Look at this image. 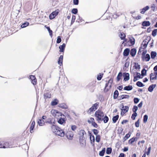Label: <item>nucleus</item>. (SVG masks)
<instances>
[{"mask_svg":"<svg viewBox=\"0 0 157 157\" xmlns=\"http://www.w3.org/2000/svg\"><path fill=\"white\" fill-rule=\"evenodd\" d=\"M52 131L54 133L61 137H63L65 135L64 132L61 129L59 128L56 126V125H52L51 127Z\"/></svg>","mask_w":157,"mask_h":157,"instance_id":"1","label":"nucleus"},{"mask_svg":"<svg viewBox=\"0 0 157 157\" xmlns=\"http://www.w3.org/2000/svg\"><path fill=\"white\" fill-rule=\"evenodd\" d=\"M95 115L97 117V120L98 121H102V117L104 115L103 112L99 110H98L95 112Z\"/></svg>","mask_w":157,"mask_h":157,"instance_id":"2","label":"nucleus"},{"mask_svg":"<svg viewBox=\"0 0 157 157\" xmlns=\"http://www.w3.org/2000/svg\"><path fill=\"white\" fill-rule=\"evenodd\" d=\"M12 146L10 143L8 142H0V148H8L12 147Z\"/></svg>","mask_w":157,"mask_h":157,"instance_id":"3","label":"nucleus"},{"mask_svg":"<svg viewBox=\"0 0 157 157\" xmlns=\"http://www.w3.org/2000/svg\"><path fill=\"white\" fill-rule=\"evenodd\" d=\"M113 79L112 78H110L108 82L106 83L104 90L105 91L107 92L108 91V88H106L108 86L109 84H110L109 88H111L112 83L113 82Z\"/></svg>","mask_w":157,"mask_h":157,"instance_id":"4","label":"nucleus"},{"mask_svg":"<svg viewBox=\"0 0 157 157\" xmlns=\"http://www.w3.org/2000/svg\"><path fill=\"white\" fill-rule=\"evenodd\" d=\"M65 135L68 139L71 140L73 138V133L72 132L69 131L67 132Z\"/></svg>","mask_w":157,"mask_h":157,"instance_id":"5","label":"nucleus"},{"mask_svg":"<svg viewBox=\"0 0 157 157\" xmlns=\"http://www.w3.org/2000/svg\"><path fill=\"white\" fill-rule=\"evenodd\" d=\"M86 133L84 130H80L79 133V138H85V136L86 135Z\"/></svg>","mask_w":157,"mask_h":157,"instance_id":"6","label":"nucleus"},{"mask_svg":"<svg viewBox=\"0 0 157 157\" xmlns=\"http://www.w3.org/2000/svg\"><path fill=\"white\" fill-rule=\"evenodd\" d=\"M58 12L57 11H55L52 12L49 16V18L50 19H52L54 18L58 14Z\"/></svg>","mask_w":157,"mask_h":157,"instance_id":"7","label":"nucleus"},{"mask_svg":"<svg viewBox=\"0 0 157 157\" xmlns=\"http://www.w3.org/2000/svg\"><path fill=\"white\" fill-rule=\"evenodd\" d=\"M30 78L31 80V82L33 85H35L36 84V77L34 76L33 75H30Z\"/></svg>","mask_w":157,"mask_h":157,"instance_id":"8","label":"nucleus"},{"mask_svg":"<svg viewBox=\"0 0 157 157\" xmlns=\"http://www.w3.org/2000/svg\"><path fill=\"white\" fill-rule=\"evenodd\" d=\"M129 109V107L127 106H125L124 109H122L121 113V114L123 115L125 113L127 112Z\"/></svg>","mask_w":157,"mask_h":157,"instance_id":"9","label":"nucleus"},{"mask_svg":"<svg viewBox=\"0 0 157 157\" xmlns=\"http://www.w3.org/2000/svg\"><path fill=\"white\" fill-rule=\"evenodd\" d=\"M44 99L50 98L51 97V94L47 90L44 94Z\"/></svg>","mask_w":157,"mask_h":157,"instance_id":"10","label":"nucleus"},{"mask_svg":"<svg viewBox=\"0 0 157 157\" xmlns=\"http://www.w3.org/2000/svg\"><path fill=\"white\" fill-rule=\"evenodd\" d=\"M149 7L148 6H146L142 9L140 10V13L142 14H144L146 11L149 9Z\"/></svg>","mask_w":157,"mask_h":157,"instance_id":"11","label":"nucleus"},{"mask_svg":"<svg viewBox=\"0 0 157 157\" xmlns=\"http://www.w3.org/2000/svg\"><path fill=\"white\" fill-rule=\"evenodd\" d=\"M79 142L82 147L85 146L86 144V140L85 138H79Z\"/></svg>","mask_w":157,"mask_h":157,"instance_id":"12","label":"nucleus"},{"mask_svg":"<svg viewBox=\"0 0 157 157\" xmlns=\"http://www.w3.org/2000/svg\"><path fill=\"white\" fill-rule=\"evenodd\" d=\"M52 125H54V124H55V120L53 119H48L46 122Z\"/></svg>","mask_w":157,"mask_h":157,"instance_id":"13","label":"nucleus"},{"mask_svg":"<svg viewBox=\"0 0 157 157\" xmlns=\"http://www.w3.org/2000/svg\"><path fill=\"white\" fill-rule=\"evenodd\" d=\"M123 76L124 79L125 81L129 80V74L128 73H124Z\"/></svg>","mask_w":157,"mask_h":157,"instance_id":"14","label":"nucleus"},{"mask_svg":"<svg viewBox=\"0 0 157 157\" xmlns=\"http://www.w3.org/2000/svg\"><path fill=\"white\" fill-rule=\"evenodd\" d=\"M136 50L135 48H132L131 49L130 52V54L132 56H134L136 54Z\"/></svg>","mask_w":157,"mask_h":157,"instance_id":"15","label":"nucleus"},{"mask_svg":"<svg viewBox=\"0 0 157 157\" xmlns=\"http://www.w3.org/2000/svg\"><path fill=\"white\" fill-rule=\"evenodd\" d=\"M58 123L61 124L65 123V121L64 118H60L58 121Z\"/></svg>","mask_w":157,"mask_h":157,"instance_id":"16","label":"nucleus"},{"mask_svg":"<svg viewBox=\"0 0 157 157\" xmlns=\"http://www.w3.org/2000/svg\"><path fill=\"white\" fill-rule=\"evenodd\" d=\"M156 86V84H152L148 88V90L150 92H152L153 90V89Z\"/></svg>","mask_w":157,"mask_h":157,"instance_id":"17","label":"nucleus"},{"mask_svg":"<svg viewBox=\"0 0 157 157\" xmlns=\"http://www.w3.org/2000/svg\"><path fill=\"white\" fill-rule=\"evenodd\" d=\"M150 22L148 21H144L142 23V25L143 26H148L150 25Z\"/></svg>","mask_w":157,"mask_h":157,"instance_id":"18","label":"nucleus"},{"mask_svg":"<svg viewBox=\"0 0 157 157\" xmlns=\"http://www.w3.org/2000/svg\"><path fill=\"white\" fill-rule=\"evenodd\" d=\"M130 52V50L128 48L125 49L123 52V55L124 56H127L129 54Z\"/></svg>","mask_w":157,"mask_h":157,"instance_id":"19","label":"nucleus"},{"mask_svg":"<svg viewBox=\"0 0 157 157\" xmlns=\"http://www.w3.org/2000/svg\"><path fill=\"white\" fill-rule=\"evenodd\" d=\"M63 56L62 55H61L59 58V60L58 61V63L60 65V66H61L63 64Z\"/></svg>","mask_w":157,"mask_h":157,"instance_id":"20","label":"nucleus"},{"mask_svg":"<svg viewBox=\"0 0 157 157\" xmlns=\"http://www.w3.org/2000/svg\"><path fill=\"white\" fill-rule=\"evenodd\" d=\"M65 44L64 43L62 44V45H60L59 47V48L60 49V52H63L65 48Z\"/></svg>","mask_w":157,"mask_h":157,"instance_id":"21","label":"nucleus"},{"mask_svg":"<svg viewBox=\"0 0 157 157\" xmlns=\"http://www.w3.org/2000/svg\"><path fill=\"white\" fill-rule=\"evenodd\" d=\"M37 122L40 126H43L45 124V122L43 119H39Z\"/></svg>","mask_w":157,"mask_h":157,"instance_id":"22","label":"nucleus"},{"mask_svg":"<svg viewBox=\"0 0 157 157\" xmlns=\"http://www.w3.org/2000/svg\"><path fill=\"white\" fill-rule=\"evenodd\" d=\"M150 78L151 81V80H155L157 79V77L155 76H154V74L152 73L150 75Z\"/></svg>","mask_w":157,"mask_h":157,"instance_id":"23","label":"nucleus"},{"mask_svg":"<svg viewBox=\"0 0 157 157\" xmlns=\"http://www.w3.org/2000/svg\"><path fill=\"white\" fill-rule=\"evenodd\" d=\"M157 55L156 52L152 51L151 53V59H154L155 58Z\"/></svg>","mask_w":157,"mask_h":157,"instance_id":"24","label":"nucleus"},{"mask_svg":"<svg viewBox=\"0 0 157 157\" xmlns=\"http://www.w3.org/2000/svg\"><path fill=\"white\" fill-rule=\"evenodd\" d=\"M132 86H126L124 87V90H130L132 89Z\"/></svg>","mask_w":157,"mask_h":157,"instance_id":"25","label":"nucleus"},{"mask_svg":"<svg viewBox=\"0 0 157 157\" xmlns=\"http://www.w3.org/2000/svg\"><path fill=\"white\" fill-rule=\"evenodd\" d=\"M119 94L117 90H116L114 93L113 94V98L114 99H116L118 97Z\"/></svg>","mask_w":157,"mask_h":157,"instance_id":"26","label":"nucleus"},{"mask_svg":"<svg viewBox=\"0 0 157 157\" xmlns=\"http://www.w3.org/2000/svg\"><path fill=\"white\" fill-rule=\"evenodd\" d=\"M144 59H145V61H146V62H148L149 61V60L150 59V55L148 54H146V55L144 56Z\"/></svg>","mask_w":157,"mask_h":157,"instance_id":"27","label":"nucleus"},{"mask_svg":"<svg viewBox=\"0 0 157 157\" xmlns=\"http://www.w3.org/2000/svg\"><path fill=\"white\" fill-rule=\"evenodd\" d=\"M119 118V115H117L115 116H114L113 117L112 120H113V123H115L117 120Z\"/></svg>","mask_w":157,"mask_h":157,"instance_id":"28","label":"nucleus"},{"mask_svg":"<svg viewBox=\"0 0 157 157\" xmlns=\"http://www.w3.org/2000/svg\"><path fill=\"white\" fill-rule=\"evenodd\" d=\"M35 125V122L34 121H33L32 122L31 126L30 128V132L31 133H32V131L33 130L34 128V127Z\"/></svg>","mask_w":157,"mask_h":157,"instance_id":"29","label":"nucleus"},{"mask_svg":"<svg viewBox=\"0 0 157 157\" xmlns=\"http://www.w3.org/2000/svg\"><path fill=\"white\" fill-rule=\"evenodd\" d=\"M105 152V148H103L102 150L100 151L99 155L101 156H103Z\"/></svg>","mask_w":157,"mask_h":157,"instance_id":"30","label":"nucleus"},{"mask_svg":"<svg viewBox=\"0 0 157 157\" xmlns=\"http://www.w3.org/2000/svg\"><path fill=\"white\" fill-rule=\"evenodd\" d=\"M57 110L55 109H52L51 111V112L52 115L54 116H56V113L57 112Z\"/></svg>","mask_w":157,"mask_h":157,"instance_id":"31","label":"nucleus"},{"mask_svg":"<svg viewBox=\"0 0 157 157\" xmlns=\"http://www.w3.org/2000/svg\"><path fill=\"white\" fill-rule=\"evenodd\" d=\"M102 120L103 121L104 123H106L108 122L109 120V118L107 116H105L104 118L102 119Z\"/></svg>","mask_w":157,"mask_h":157,"instance_id":"32","label":"nucleus"},{"mask_svg":"<svg viewBox=\"0 0 157 157\" xmlns=\"http://www.w3.org/2000/svg\"><path fill=\"white\" fill-rule=\"evenodd\" d=\"M99 104V103L98 102H97L94 104L92 106V107H93L94 111L97 109V107L98 106Z\"/></svg>","mask_w":157,"mask_h":157,"instance_id":"33","label":"nucleus"},{"mask_svg":"<svg viewBox=\"0 0 157 157\" xmlns=\"http://www.w3.org/2000/svg\"><path fill=\"white\" fill-rule=\"evenodd\" d=\"M112 149L111 147H108L106 150V153L107 154H110L112 152Z\"/></svg>","mask_w":157,"mask_h":157,"instance_id":"34","label":"nucleus"},{"mask_svg":"<svg viewBox=\"0 0 157 157\" xmlns=\"http://www.w3.org/2000/svg\"><path fill=\"white\" fill-rule=\"evenodd\" d=\"M121 76H122V73L121 72H120L118 73V74L117 76V81H119L120 80Z\"/></svg>","mask_w":157,"mask_h":157,"instance_id":"35","label":"nucleus"},{"mask_svg":"<svg viewBox=\"0 0 157 157\" xmlns=\"http://www.w3.org/2000/svg\"><path fill=\"white\" fill-rule=\"evenodd\" d=\"M136 85L139 87H143L144 85L140 82L138 81L136 82Z\"/></svg>","mask_w":157,"mask_h":157,"instance_id":"36","label":"nucleus"},{"mask_svg":"<svg viewBox=\"0 0 157 157\" xmlns=\"http://www.w3.org/2000/svg\"><path fill=\"white\" fill-rule=\"evenodd\" d=\"M157 33V29H154L152 32V35L154 36H155Z\"/></svg>","mask_w":157,"mask_h":157,"instance_id":"37","label":"nucleus"},{"mask_svg":"<svg viewBox=\"0 0 157 157\" xmlns=\"http://www.w3.org/2000/svg\"><path fill=\"white\" fill-rule=\"evenodd\" d=\"M29 22H25L21 25V28H25V27H26V26H28V25H29Z\"/></svg>","mask_w":157,"mask_h":157,"instance_id":"38","label":"nucleus"},{"mask_svg":"<svg viewBox=\"0 0 157 157\" xmlns=\"http://www.w3.org/2000/svg\"><path fill=\"white\" fill-rule=\"evenodd\" d=\"M59 106L63 109H66L67 108V105L64 103L60 104L59 105Z\"/></svg>","mask_w":157,"mask_h":157,"instance_id":"39","label":"nucleus"},{"mask_svg":"<svg viewBox=\"0 0 157 157\" xmlns=\"http://www.w3.org/2000/svg\"><path fill=\"white\" fill-rule=\"evenodd\" d=\"M148 116L147 115H145L144 116L143 122L144 123L146 122L148 119Z\"/></svg>","mask_w":157,"mask_h":157,"instance_id":"40","label":"nucleus"},{"mask_svg":"<svg viewBox=\"0 0 157 157\" xmlns=\"http://www.w3.org/2000/svg\"><path fill=\"white\" fill-rule=\"evenodd\" d=\"M120 38L121 40L124 39L125 37V35L123 33H120Z\"/></svg>","mask_w":157,"mask_h":157,"instance_id":"41","label":"nucleus"},{"mask_svg":"<svg viewBox=\"0 0 157 157\" xmlns=\"http://www.w3.org/2000/svg\"><path fill=\"white\" fill-rule=\"evenodd\" d=\"M58 104V101L57 99H55L54 101H53L52 103L51 104L52 105H55Z\"/></svg>","mask_w":157,"mask_h":157,"instance_id":"42","label":"nucleus"},{"mask_svg":"<svg viewBox=\"0 0 157 157\" xmlns=\"http://www.w3.org/2000/svg\"><path fill=\"white\" fill-rule=\"evenodd\" d=\"M103 74H102L100 73L98 75L97 79L98 80H100L101 79L102 77Z\"/></svg>","mask_w":157,"mask_h":157,"instance_id":"43","label":"nucleus"},{"mask_svg":"<svg viewBox=\"0 0 157 157\" xmlns=\"http://www.w3.org/2000/svg\"><path fill=\"white\" fill-rule=\"evenodd\" d=\"M137 115V114L136 113H133L131 116L132 119L133 120H134L135 119Z\"/></svg>","mask_w":157,"mask_h":157,"instance_id":"44","label":"nucleus"},{"mask_svg":"<svg viewBox=\"0 0 157 157\" xmlns=\"http://www.w3.org/2000/svg\"><path fill=\"white\" fill-rule=\"evenodd\" d=\"M130 136V134L128 133L125 136L124 138V141L128 139Z\"/></svg>","mask_w":157,"mask_h":157,"instance_id":"45","label":"nucleus"},{"mask_svg":"<svg viewBox=\"0 0 157 157\" xmlns=\"http://www.w3.org/2000/svg\"><path fill=\"white\" fill-rule=\"evenodd\" d=\"M136 138H132L129 140V143L130 144H132L135 140Z\"/></svg>","mask_w":157,"mask_h":157,"instance_id":"46","label":"nucleus"},{"mask_svg":"<svg viewBox=\"0 0 157 157\" xmlns=\"http://www.w3.org/2000/svg\"><path fill=\"white\" fill-rule=\"evenodd\" d=\"M137 109L138 107L136 105H134L132 108V111L134 113H136V111H137Z\"/></svg>","mask_w":157,"mask_h":157,"instance_id":"47","label":"nucleus"},{"mask_svg":"<svg viewBox=\"0 0 157 157\" xmlns=\"http://www.w3.org/2000/svg\"><path fill=\"white\" fill-rule=\"evenodd\" d=\"M147 71L144 69H143L141 71V75L142 76H144L146 74Z\"/></svg>","mask_w":157,"mask_h":157,"instance_id":"48","label":"nucleus"},{"mask_svg":"<svg viewBox=\"0 0 157 157\" xmlns=\"http://www.w3.org/2000/svg\"><path fill=\"white\" fill-rule=\"evenodd\" d=\"M72 13L74 14H76L78 12V10L77 9H73L72 10Z\"/></svg>","mask_w":157,"mask_h":157,"instance_id":"49","label":"nucleus"},{"mask_svg":"<svg viewBox=\"0 0 157 157\" xmlns=\"http://www.w3.org/2000/svg\"><path fill=\"white\" fill-rule=\"evenodd\" d=\"M61 41V39L60 36H58L57 37L56 42L57 44L59 43Z\"/></svg>","mask_w":157,"mask_h":157,"instance_id":"50","label":"nucleus"},{"mask_svg":"<svg viewBox=\"0 0 157 157\" xmlns=\"http://www.w3.org/2000/svg\"><path fill=\"white\" fill-rule=\"evenodd\" d=\"M100 137L99 135H97L96 137V141L98 142H99L100 140Z\"/></svg>","mask_w":157,"mask_h":157,"instance_id":"51","label":"nucleus"},{"mask_svg":"<svg viewBox=\"0 0 157 157\" xmlns=\"http://www.w3.org/2000/svg\"><path fill=\"white\" fill-rule=\"evenodd\" d=\"M62 116V115L61 114V113L60 112L57 111V113H56V116H55V117H58L59 116Z\"/></svg>","mask_w":157,"mask_h":157,"instance_id":"52","label":"nucleus"},{"mask_svg":"<svg viewBox=\"0 0 157 157\" xmlns=\"http://www.w3.org/2000/svg\"><path fill=\"white\" fill-rule=\"evenodd\" d=\"M150 40V38L147 37V38L145 40H144L142 42V44H143V43H147V44H148V43L149 42Z\"/></svg>","mask_w":157,"mask_h":157,"instance_id":"53","label":"nucleus"},{"mask_svg":"<svg viewBox=\"0 0 157 157\" xmlns=\"http://www.w3.org/2000/svg\"><path fill=\"white\" fill-rule=\"evenodd\" d=\"M94 121V118H91L90 120H88V122L89 123H92Z\"/></svg>","mask_w":157,"mask_h":157,"instance_id":"54","label":"nucleus"},{"mask_svg":"<svg viewBox=\"0 0 157 157\" xmlns=\"http://www.w3.org/2000/svg\"><path fill=\"white\" fill-rule=\"evenodd\" d=\"M139 101V99L137 98H135L134 99V103L135 104L138 103Z\"/></svg>","mask_w":157,"mask_h":157,"instance_id":"55","label":"nucleus"},{"mask_svg":"<svg viewBox=\"0 0 157 157\" xmlns=\"http://www.w3.org/2000/svg\"><path fill=\"white\" fill-rule=\"evenodd\" d=\"M77 128V127L75 125H72L71 126V129L73 131H75Z\"/></svg>","mask_w":157,"mask_h":157,"instance_id":"56","label":"nucleus"},{"mask_svg":"<svg viewBox=\"0 0 157 157\" xmlns=\"http://www.w3.org/2000/svg\"><path fill=\"white\" fill-rule=\"evenodd\" d=\"M92 131L93 132L94 134L95 135H97V134L98 133V131L96 129H94Z\"/></svg>","mask_w":157,"mask_h":157,"instance_id":"57","label":"nucleus"},{"mask_svg":"<svg viewBox=\"0 0 157 157\" xmlns=\"http://www.w3.org/2000/svg\"><path fill=\"white\" fill-rule=\"evenodd\" d=\"M93 111H94V109L92 107L90 108L87 111V113H90L91 112Z\"/></svg>","mask_w":157,"mask_h":157,"instance_id":"58","label":"nucleus"},{"mask_svg":"<svg viewBox=\"0 0 157 157\" xmlns=\"http://www.w3.org/2000/svg\"><path fill=\"white\" fill-rule=\"evenodd\" d=\"M47 29L48 30V32L50 34V35H52V30H51L49 28V27H47Z\"/></svg>","mask_w":157,"mask_h":157,"instance_id":"59","label":"nucleus"},{"mask_svg":"<svg viewBox=\"0 0 157 157\" xmlns=\"http://www.w3.org/2000/svg\"><path fill=\"white\" fill-rule=\"evenodd\" d=\"M130 42L132 45H133L135 44V40L134 39H130Z\"/></svg>","mask_w":157,"mask_h":157,"instance_id":"60","label":"nucleus"},{"mask_svg":"<svg viewBox=\"0 0 157 157\" xmlns=\"http://www.w3.org/2000/svg\"><path fill=\"white\" fill-rule=\"evenodd\" d=\"M135 125L136 127H138L139 126V120H138L135 123Z\"/></svg>","mask_w":157,"mask_h":157,"instance_id":"61","label":"nucleus"},{"mask_svg":"<svg viewBox=\"0 0 157 157\" xmlns=\"http://www.w3.org/2000/svg\"><path fill=\"white\" fill-rule=\"evenodd\" d=\"M92 124L95 128H96L98 126V124L94 121L92 123Z\"/></svg>","mask_w":157,"mask_h":157,"instance_id":"62","label":"nucleus"},{"mask_svg":"<svg viewBox=\"0 0 157 157\" xmlns=\"http://www.w3.org/2000/svg\"><path fill=\"white\" fill-rule=\"evenodd\" d=\"M73 3L75 5H78V0H73Z\"/></svg>","mask_w":157,"mask_h":157,"instance_id":"63","label":"nucleus"},{"mask_svg":"<svg viewBox=\"0 0 157 157\" xmlns=\"http://www.w3.org/2000/svg\"><path fill=\"white\" fill-rule=\"evenodd\" d=\"M124 99V98H129V96L128 95H123Z\"/></svg>","mask_w":157,"mask_h":157,"instance_id":"64","label":"nucleus"}]
</instances>
